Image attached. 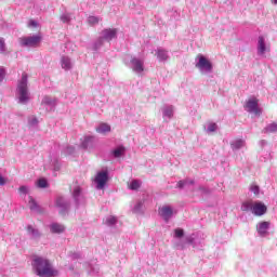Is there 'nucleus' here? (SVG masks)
Instances as JSON below:
<instances>
[{
    "label": "nucleus",
    "mask_w": 277,
    "mask_h": 277,
    "mask_svg": "<svg viewBox=\"0 0 277 277\" xmlns=\"http://www.w3.org/2000/svg\"><path fill=\"white\" fill-rule=\"evenodd\" d=\"M156 56H157V60H159V62H167L168 57H170L168 55V50L161 49V48H158L156 50Z\"/></svg>",
    "instance_id": "19"
},
{
    "label": "nucleus",
    "mask_w": 277,
    "mask_h": 277,
    "mask_svg": "<svg viewBox=\"0 0 277 277\" xmlns=\"http://www.w3.org/2000/svg\"><path fill=\"white\" fill-rule=\"evenodd\" d=\"M252 213L258 216L265 215L267 213V206L263 202H256L252 206Z\"/></svg>",
    "instance_id": "15"
},
{
    "label": "nucleus",
    "mask_w": 277,
    "mask_h": 277,
    "mask_svg": "<svg viewBox=\"0 0 277 277\" xmlns=\"http://www.w3.org/2000/svg\"><path fill=\"white\" fill-rule=\"evenodd\" d=\"M71 196L77 208L85 202V196H83L81 186H75L71 190Z\"/></svg>",
    "instance_id": "7"
},
{
    "label": "nucleus",
    "mask_w": 277,
    "mask_h": 277,
    "mask_svg": "<svg viewBox=\"0 0 277 277\" xmlns=\"http://www.w3.org/2000/svg\"><path fill=\"white\" fill-rule=\"evenodd\" d=\"M206 131L207 133H215L217 131V123H208Z\"/></svg>",
    "instance_id": "29"
},
{
    "label": "nucleus",
    "mask_w": 277,
    "mask_h": 277,
    "mask_svg": "<svg viewBox=\"0 0 277 277\" xmlns=\"http://www.w3.org/2000/svg\"><path fill=\"white\" fill-rule=\"evenodd\" d=\"M5 79V70L3 68H0V82Z\"/></svg>",
    "instance_id": "44"
},
{
    "label": "nucleus",
    "mask_w": 277,
    "mask_h": 277,
    "mask_svg": "<svg viewBox=\"0 0 277 277\" xmlns=\"http://www.w3.org/2000/svg\"><path fill=\"white\" fill-rule=\"evenodd\" d=\"M28 124H29V127H38V118H36V117H30V118L28 119Z\"/></svg>",
    "instance_id": "37"
},
{
    "label": "nucleus",
    "mask_w": 277,
    "mask_h": 277,
    "mask_svg": "<svg viewBox=\"0 0 277 277\" xmlns=\"http://www.w3.org/2000/svg\"><path fill=\"white\" fill-rule=\"evenodd\" d=\"M15 96L19 105H27V103H29V87L26 72L22 75L21 80L17 82Z\"/></svg>",
    "instance_id": "2"
},
{
    "label": "nucleus",
    "mask_w": 277,
    "mask_h": 277,
    "mask_svg": "<svg viewBox=\"0 0 277 277\" xmlns=\"http://www.w3.org/2000/svg\"><path fill=\"white\" fill-rule=\"evenodd\" d=\"M272 51V48L269 44H265V38L259 37L258 40V54L259 55H265V53H269Z\"/></svg>",
    "instance_id": "12"
},
{
    "label": "nucleus",
    "mask_w": 277,
    "mask_h": 277,
    "mask_svg": "<svg viewBox=\"0 0 277 277\" xmlns=\"http://www.w3.org/2000/svg\"><path fill=\"white\" fill-rule=\"evenodd\" d=\"M130 64L134 72H144V61L136 57H132Z\"/></svg>",
    "instance_id": "13"
},
{
    "label": "nucleus",
    "mask_w": 277,
    "mask_h": 277,
    "mask_svg": "<svg viewBox=\"0 0 277 277\" xmlns=\"http://www.w3.org/2000/svg\"><path fill=\"white\" fill-rule=\"evenodd\" d=\"M105 224L106 226H116L118 224V217L110 215L106 217Z\"/></svg>",
    "instance_id": "28"
},
{
    "label": "nucleus",
    "mask_w": 277,
    "mask_h": 277,
    "mask_svg": "<svg viewBox=\"0 0 277 277\" xmlns=\"http://www.w3.org/2000/svg\"><path fill=\"white\" fill-rule=\"evenodd\" d=\"M26 233L29 239H31L32 241H40V239L42 238V232H40V229H38L34 225H27Z\"/></svg>",
    "instance_id": "9"
},
{
    "label": "nucleus",
    "mask_w": 277,
    "mask_h": 277,
    "mask_svg": "<svg viewBox=\"0 0 277 277\" xmlns=\"http://www.w3.org/2000/svg\"><path fill=\"white\" fill-rule=\"evenodd\" d=\"M0 53H5V39L0 37Z\"/></svg>",
    "instance_id": "40"
},
{
    "label": "nucleus",
    "mask_w": 277,
    "mask_h": 277,
    "mask_svg": "<svg viewBox=\"0 0 277 277\" xmlns=\"http://www.w3.org/2000/svg\"><path fill=\"white\" fill-rule=\"evenodd\" d=\"M103 44H105V40L101 37L97 38L92 44V51H98Z\"/></svg>",
    "instance_id": "26"
},
{
    "label": "nucleus",
    "mask_w": 277,
    "mask_h": 277,
    "mask_svg": "<svg viewBox=\"0 0 277 277\" xmlns=\"http://www.w3.org/2000/svg\"><path fill=\"white\" fill-rule=\"evenodd\" d=\"M90 274H98V266H93L90 264Z\"/></svg>",
    "instance_id": "43"
},
{
    "label": "nucleus",
    "mask_w": 277,
    "mask_h": 277,
    "mask_svg": "<svg viewBox=\"0 0 277 277\" xmlns=\"http://www.w3.org/2000/svg\"><path fill=\"white\" fill-rule=\"evenodd\" d=\"M41 105H48L49 107H55V105H57V98L45 95L41 101Z\"/></svg>",
    "instance_id": "22"
},
{
    "label": "nucleus",
    "mask_w": 277,
    "mask_h": 277,
    "mask_svg": "<svg viewBox=\"0 0 277 277\" xmlns=\"http://www.w3.org/2000/svg\"><path fill=\"white\" fill-rule=\"evenodd\" d=\"M81 254L80 253H72L71 259H80Z\"/></svg>",
    "instance_id": "46"
},
{
    "label": "nucleus",
    "mask_w": 277,
    "mask_h": 277,
    "mask_svg": "<svg viewBox=\"0 0 277 277\" xmlns=\"http://www.w3.org/2000/svg\"><path fill=\"white\" fill-rule=\"evenodd\" d=\"M246 109L249 114L254 116H261V108H259V100L256 97H250L246 103Z\"/></svg>",
    "instance_id": "6"
},
{
    "label": "nucleus",
    "mask_w": 277,
    "mask_h": 277,
    "mask_svg": "<svg viewBox=\"0 0 277 277\" xmlns=\"http://www.w3.org/2000/svg\"><path fill=\"white\" fill-rule=\"evenodd\" d=\"M55 206L58 208L61 215H66V213H68V209H70V200L64 197H57Z\"/></svg>",
    "instance_id": "8"
},
{
    "label": "nucleus",
    "mask_w": 277,
    "mask_h": 277,
    "mask_svg": "<svg viewBox=\"0 0 277 277\" xmlns=\"http://www.w3.org/2000/svg\"><path fill=\"white\" fill-rule=\"evenodd\" d=\"M272 223L269 221H262L258 223L256 230L261 237H264V235H267V230H269V226Z\"/></svg>",
    "instance_id": "16"
},
{
    "label": "nucleus",
    "mask_w": 277,
    "mask_h": 277,
    "mask_svg": "<svg viewBox=\"0 0 277 277\" xmlns=\"http://www.w3.org/2000/svg\"><path fill=\"white\" fill-rule=\"evenodd\" d=\"M184 235H185V232L182 228H176L174 230V237L176 239H181L182 237H184Z\"/></svg>",
    "instance_id": "35"
},
{
    "label": "nucleus",
    "mask_w": 277,
    "mask_h": 277,
    "mask_svg": "<svg viewBox=\"0 0 277 277\" xmlns=\"http://www.w3.org/2000/svg\"><path fill=\"white\" fill-rule=\"evenodd\" d=\"M185 243H188L189 246H194V236H187L185 238Z\"/></svg>",
    "instance_id": "42"
},
{
    "label": "nucleus",
    "mask_w": 277,
    "mask_h": 277,
    "mask_svg": "<svg viewBox=\"0 0 277 277\" xmlns=\"http://www.w3.org/2000/svg\"><path fill=\"white\" fill-rule=\"evenodd\" d=\"M101 19L97 16H89L88 23L89 25H98Z\"/></svg>",
    "instance_id": "34"
},
{
    "label": "nucleus",
    "mask_w": 277,
    "mask_h": 277,
    "mask_svg": "<svg viewBox=\"0 0 277 277\" xmlns=\"http://www.w3.org/2000/svg\"><path fill=\"white\" fill-rule=\"evenodd\" d=\"M109 131H111V127L107 123H101L97 128H96V132L97 133H109Z\"/></svg>",
    "instance_id": "25"
},
{
    "label": "nucleus",
    "mask_w": 277,
    "mask_h": 277,
    "mask_svg": "<svg viewBox=\"0 0 277 277\" xmlns=\"http://www.w3.org/2000/svg\"><path fill=\"white\" fill-rule=\"evenodd\" d=\"M61 21L62 23H70L71 21L70 13H65L61 15Z\"/></svg>",
    "instance_id": "36"
},
{
    "label": "nucleus",
    "mask_w": 277,
    "mask_h": 277,
    "mask_svg": "<svg viewBox=\"0 0 277 277\" xmlns=\"http://www.w3.org/2000/svg\"><path fill=\"white\" fill-rule=\"evenodd\" d=\"M54 170H60V167H55Z\"/></svg>",
    "instance_id": "49"
},
{
    "label": "nucleus",
    "mask_w": 277,
    "mask_h": 277,
    "mask_svg": "<svg viewBox=\"0 0 277 277\" xmlns=\"http://www.w3.org/2000/svg\"><path fill=\"white\" fill-rule=\"evenodd\" d=\"M174 116V106L162 107V118L163 120H172Z\"/></svg>",
    "instance_id": "18"
},
{
    "label": "nucleus",
    "mask_w": 277,
    "mask_h": 277,
    "mask_svg": "<svg viewBox=\"0 0 277 277\" xmlns=\"http://www.w3.org/2000/svg\"><path fill=\"white\" fill-rule=\"evenodd\" d=\"M96 142V137L92 135L84 136L83 141L81 142V148L84 150H92L94 148V144Z\"/></svg>",
    "instance_id": "14"
},
{
    "label": "nucleus",
    "mask_w": 277,
    "mask_h": 277,
    "mask_svg": "<svg viewBox=\"0 0 277 277\" xmlns=\"http://www.w3.org/2000/svg\"><path fill=\"white\" fill-rule=\"evenodd\" d=\"M194 180H189V179H186V180H181L177 182L176 184V187L177 189H185V187H189L190 185H194Z\"/></svg>",
    "instance_id": "23"
},
{
    "label": "nucleus",
    "mask_w": 277,
    "mask_h": 277,
    "mask_svg": "<svg viewBox=\"0 0 277 277\" xmlns=\"http://www.w3.org/2000/svg\"><path fill=\"white\" fill-rule=\"evenodd\" d=\"M142 207H143V203L142 201H138L135 206H134V213H142Z\"/></svg>",
    "instance_id": "39"
},
{
    "label": "nucleus",
    "mask_w": 277,
    "mask_h": 277,
    "mask_svg": "<svg viewBox=\"0 0 277 277\" xmlns=\"http://www.w3.org/2000/svg\"><path fill=\"white\" fill-rule=\"evenodd\" d=\"M40 42H42V36L40 35L19 38L21 47H26L28 49H36Z\"/></svg>",
    "instance_id": "3"
},
{
    "label": "nucleus",
    "mask_w": 277,
    "mask_h": 277,
    "mask_svg": "<svg viewBox=\"0 0 277 277\" xmlns=\"http://www.w3.org/2000/svg\"><path fill=\"white\" fill-rule=\"evenodd\" d=\"M129 188L132 189L133 192H135L136 189H140V181L133 180V181L130 183Z\"/></svg>",
    "instance_id": "33"
},
{
    "label": "nucleus",
    "mask_w": 277,
    "mask_h": 277,
    "mask_svg": "<svg viewBox=\"0 0 277 277\" xmlns=\"http://www.w3.org/2000/svg\"><path fill=\"white\" fill-rule=\"evenodd\" d=\"M63 154L65 155H75V147L67 145L64 149H63Z\"/></svg>",
    "instance_id": "32"
},
{
    "label": "nucleus",
    "mask_w": 277,
    "mask_h": 277,
    "mask_svg": "<svg viewBox=\"0 0 277 277\" xmlns=\"http://www.w3.org/2000/svg\"><path fill=\"white\" fill-rule=\"evenodd\" d=\"M61 66L63 70H70L72 68V61L68 56H62Z\"/></svg>",
    "instance_id": "21"
},
{
    "label": "nucleus",
    "mask_w": 277,
    "mask_h": 277,
    "mask_svg": "<svg viewBox=\"0 0 277 277\" xmlns=\"http://www.w3.org/2000/svg\"><path fill=\"white\" fill-rule=\"evenodd\" d=\"M28 205L30 211H40V206H38V202H36V199H34V197H29Z\"/></svg>",
    "instance_id": "27"
},
{
    "label": "nucleus",
    "mask_w": 277,
    "mask_h": 277,
    "mask_svg": "<svg viewBox=\"0 0 277 277\" xmlns=\"http://www.w3.org/2000/svg\"><path fill=\"white\" fill-rule=\"evenodd\" d=\"M196 68H198L200 72H213V64H211V61H208L207 57H205L203 55L198 56Z\"/></svg>",
    "instance_id": "5"
},
{
    "label": "nucleus",
    "mask_w": 277,
    "mask_h": 277,
    "mask_svg": "<svg viewBox=\"0 0 277 277\" xmlns=\"http://www.w3.org/2000/svg\"><path fill=\"white\" fill-rule=\"evenodd\" d=\"M243 146V140L237 138L230 142L232 150H239Z\"/></svg>",
    "instance_id": "24"
},
{
    "label": "nucleus",
    "mask_w": 277,
    "mask_h": 277,
    "mask_svg": "<svg viewBox=\"0 0 277 277\" xmlns=\"http://www.w3.org/2000/svg\"><path fill=\"white\" fill-rule=\"evenodd\" d=\"M66 230V226H64V224L62 223H52L50 225V232L53 235H62V233H64Z\"/></svg>",
    "instance_id": "17"
},
{
    "label": "nucleus",
    "mask_w": 277,
    "mask_h": 277,
    "mask_svg": "<svg viewBox=\"0 0 277 277\" xmlns=\"http://www.w3.org/2000/svg\"><path fill=\"white\" fill-rule=\"evenodd\" d=\"M37 187L44 189V188L49 187V182H47L45 179H39L37 182Z\"/></svg>",
    "instance_id": "30"
},
{
    "label": "nucleus",
    "mask_w": 277,
    "mask_h": 277,
    "mask_svg": "<svg viewBox=\"0 0 277 277\" xmlns=\"http://www.w3.org/2000/svg\"><path fill=\"white\" fill-rule=\"evenodd\" d=\"M107 181H109V171L102 170L96 173L94 183L96 184V189H105V185H107Z\"/></svg>",
    "instance_id": "4"
},
{
    "label": "nucleus",
    "mask_w": 277,
    "mask_h": 277,
    "mask_svg": "<svg viewBox=\"0 0 277 277\" xmlns=\"http://www.w3.org/2000/svg\"><path fill=\"white\" fill-rule=\"evenodd\" d=\"M265 131L267 133H276L277 132V123L276 122H273L271 124H268L266 128H265Z\"/></svg>",
    "instance_id": "31"
},
{
    "label": "nucleus",
    "mask_w": 277,
    "mask_h": 277,
    "mask_svg": "<svg viewBox=\"0 0 277 277\" xmlns=\"http://www.w3.org/2000/svg\"><path fill=\"white\" fill-rule=\"evenodd\" d=\"M274 5H277V0H271Z\"/></svg>",
    "instance_id": "48"
},
{
    "label": "nucleus",
    "mask_w": 277,
    "mask_h": 277,
    "mask_svg": "<svg viewBox=\"0 0 277 277\" xmlns=\"http://www.w3.org/2000/svg\"><path fill=\"white\" fill-rule=\"evenodd\" d=\"M159 215L164 220V222H170L172 215H174V210L170 206H162L158 210Z\"/></svg>",
    "instance_id": "11"
},
{
    "label": "nucleus",
    "mask_w": 277,
    "mask_h": 277,
    "mask_svg": "<svg viewBox=\"0 0 277 277\" xmlns=\"http://www.w3.org/2000/svg\"><path fill=\"white\" fill-rule=\"evenodd\" d=\"M126 153H127V148L120 145L111 151V155L113 157H115V159H120V157H124Z\"/></svg>",
    "instance_id": "20"
},
{
    "label": "nucleus",
    "mask_w": 277,
    "mask_h": 277,
    "mask_svg": "<svg viewBox=\"0 0 277 277\" xmlns=\"http://www.w3.org/2000/svg\"><path fill=\"white\" fill-rule=\"evenodd\" d=\"M28 27H38V22L30 19L28 23Z\"/></svg>",
    "instance_id": "45"
},
{
    "label": "nucleus",
    "mask_w": 277,
    "mask_h": 277,
    "mask_svg": "<svg viewBox=\"0 0 277 277\" xmlns=\"http://www.w3.org/2000/svg\"><path fill=\"white\" fill-rule=\"evenodd\" d=\"M5 185V179H3L0 174V186Z\"/></svg>",
    "instance_id": "47"
},
{
    "label": "nucleus",
    "mask_w": 277,
    "mask_h": 277,
    "mask_svg": "<svg viewBox=\"0 0 277 277\" xmlns=\"http://www.w3.org/2000/svg\"><path fill=\"white\" fill-rule=\"evenodd\" d=\"M19 194H23L24 196H27L29 194V188L27 186H21L18 188Z\"/></svg>",
    "instance_id": "41"
},
{
    "label": "nucleus",
    "mask_w": 277,
    "mask_h": 277,
    "mask_svg": "<svg viewBox=\"0 0 277 277\" xmlns=\"http://www.w3.org/2000/svg\"><path fill=\"white\" fill-rule=\"evenodd\" d=\"M101 38H103L106 42H111L115 38H118V29L116 28H106L102 30Z\"/></svg>",
    "instance_id": "10"
},
{
    "label": "nucleus",
    "mask_w": 277,
    "mask_h": 277,
    "mask_svg": "<svg viewBox=\"0 0 277 277\" xmlns=\"http://www.w3.org/2000/svg\"><path fill=\"white\" fill-rule=\"evenodd\" d=\"M250 192H252L254 194V196H259V192H260L259 185L252 184L250 186Z\"/></svg>",
    "instance_id": "38"
},
{
    "label": "nucleus",
    "mask_w": 277,
    "mask_h": 277,
    "mask_svg": "<svg viewBox=\"0 0 277 277\" xmlns=\"http://www.w3.org/2000/svg\"><path fill=\"white\" fill-rule=\"evenodd\" d=\"M31 266L39 277H56L60 276V272L53 267L51 261L44 256L34 255L31 260Z\"/></svg>",
    "instance_id": "1"
}]
</instances>
